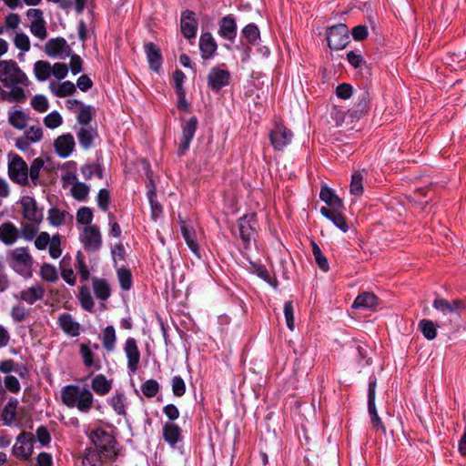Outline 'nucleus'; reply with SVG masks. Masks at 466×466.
Masks as SVG:
<instances>
[{"instance_id": "obj_54", "label": "nucleus", "mask_w": 466, "mask_h": 466, "mask_svg": "<svg viewBox=\"0 0 466 466\" xmlns=\"http://www.w3.org/2000/svg\"><path fill=\"white\" fill-rule=\"evenodd\" d=\"M40 275L43 279L49 282H55L58 279L56 268L50 264H44L41 267Z\"/></svg>"}, {"instance_id": "obj_52", "label": "nucleus", "mask_w": 466, "mask_h": 466, "mask_svg": "<svg viewBox=\"0 0 466 466\" xmlns=\"http://www.w3.org/2000/svg\"><path fill=\"white\" fill-rule=\"evenodd\" d=\"M242 34L249 44H255L260 36L259 30L254 24L246 25L242 30Z\"/></svg>"}, {"instance_id": "obj_57", "label": "nucleus", "mask_w": 466, "mask_h": 466, "mask_svg": "<svg viewBox=\"0 0 466 466\" xmlns=\"http://www.w3.org/2000/svg\"><path fill=\"white\" fill-rule=\"evenodd\" d=\"M284 315L288 328L292 331L295 329L294 322V306L292 301H287L284 304Z\"/></svg>"}, {"instance_id": "obj_48", "label": "nucleus", "mask_w": 466, "mask_h": 466, "mask_svg": "<svg viewBox=\"0 0 466 466\" xmlns=\"http://www.w3.org/2000/svg\"><path fill=\"white\" fill-rule=\"evenodd\" d=\"M419 328L423 336L427 339H433L436 338L437 330L434 323L431 320L422 319L419 323Z\"/></svg>"}, {"instance_id": "obj_24", "label": "nucleus", "mask_w": 466, "mask_h": 466, "mask_svg": "<svg viewBox=\"0 0 466 466\" xmlns=\"http://www.w3.org/2000/svg\"><path fill=\"white\" fill-rule=\"evenodd\" d=\"M342 208H321L320 213L328 219L331 220L334 225L339 228L342 232L349 230V226L346 222L344 216L341 214Z\"/></svg>"}, {"instance_id": "obj_62", "label": "nucleus", "mask_w": 466, "mask_h": 466, "mask_svg": "<svg viewBox=\"0 0 466 466\" xmlns=\"http://www.w3.org/2000/svg\"><path fill=\"white\" fill-rule=\"evenodd\" d=\"M111 404L117 414L124 415L126 413L125 396L123 394H116L113 396Z\"/></svg>"}, {"instance_id": "obj_61", "label": "nucleus", "mask_w": 466, "mask_h": 466, "mask_svg": "<svg viewBox=\"0 0 466 466\" xmlns=\"http://www.w3.org/2000/svg\"><path fill=\"white\" fill-rule=\"evenodd\" d=\"M61 241L60 237L58 235H55L52 237V239L49 243V254L53 258H57L62 254V249L60 248Z\"/></svg>"}, {"instance_id": "obj_16", "label": "nucleus", "mask_w": 466, "mask_h": 466, "mask_svg": "<svg viewBox=\"0 0 466 466\" xmlns=\"http://www.w3.org/2000/svg\"><path fill=\"white\" fill-rule=\"evenodd\" d=\"M375 389L376 380H372L369 383L368 410L371 417L373 427L377 430L380 429L383 432H385V427L383 426L382 421L378 415L375 406Z\"/></svg>"}, {"instance_id": "obj_9", "label": "nucleus", "mask_w": 466, "mask_h": 466, "mask_svg": "<svg viewBox=\"0 0 466 466\" xmlns=\"http://www.w3.org/2000/svg\"><path fill=\"white\" fill-rule=\"evenodd\" d=\"M433 308L441 311L444 316L458 315L466 310V298L448 301L445 299H436L433 301Z\"/></svg>"}, {"instance_id": "obj_10", "label": "nucleus", "mask_w": 466, "mask_h": 466, "mask_svg": "<svg viewBox=\"0 0 466 466\" xmlns=\"http://www.w3.org/2000/svg\"><path fill=\"white\" fill-rule=\"evenodd\" d=\"M293 134L285 126L277 124L269 133V140L276 150H282L290 144Z\"/></svg>"}, {"instance_id": "obj_17", "label": "nucleus", "mask_w": 466, "mask_h": 466, "mask_svg": "<svg viewBox=\"0 0 466 466\" xmlns=\"http://www.w3.org/2000/svg\"><path fill=\"white\" fill-rule=\"evenodd\" d=\"M124 350L127 358V367L129 370L132 372L137 371L140 361V352L136 339L128 338L126 341Z\"/></svg>"}, {"instance_id": "obj_1", "label": "nucleus", "mask_w": 466, "mask_h": 466, "mask_svg": "<svg viewBox=\"0 0 466 466\" xmlns=\"http://www.w3.org/2000/svg\"><path fill=\"white\" fill-rule=\"evenodd\" d=\"M0 82L11 88L5 96L7 101L23 103L26 100L23 86H27L29 81L15 61L0 60Z\"/></svg>"}, {"instance_id": "obj_6", "label": "nucleus", "mask_w": 466, "mask_h": 466, "mask_svg": "<svg viewBox=\"0 0 466 466\" xmlns=\"http://www.w3.org/2000/svg\"><path fill=\"white\" fill-rule=\"evenodd\" d=\"M10 179L20 185H28V167L25 161L18 155H15L8 164Z\"/></svg>"}, {"instance_id": "obj_44", "label": "nucleus", "mask_w": 466, "mask_h": 466, "mask_svg": "<svg viewBox=\"0 0 466 466\" xmlns=\"http://www.w3.org/2000/svg\"><path fill=\"white\" fill-rule=\"evenodd\" d=\"M78 299L84 309L92 311L94 309V300L90 294L89 289L86 286L80 288Z\"/></svg>"}, {"instance_id": "obj_28", "label": "nucleus", "mask_w": 466, "mask_h": 466, "mask_svg": "<svg viewBox=\"0 0 466 466\" xmlns=\"http://www.w3.org/2000/svg\"><path fill=\"white\" fill-rule=\"evenodd\" d=\"M319 198L328 205V208H343L342 200L327 186L322 187Z\"/></svg>"}, {"instance_id": "obj_47", "label": "nucleus", "mask_w": 466, "mask_h": 466, "mask_svg": "<svg viewBox=\"0 0 466 466\" xmlns=\"http://www.w3.org/2000/svg\"><path fill=\"white\" fill-rule=\"evenodd\" d=\"M116 344V331L113 326H107L103 332V346L107 350H113Z\"/></svg>"}, {"instance_id": "obj_14", "label": "nucleus", "mask_w": 466, "mask_h": 466, "mask_svg": "<svg viewBox=\"0 0 466 466\" xmlns=\"http://www.w3.org/2000/svg\"><path fill=\"white\" fill-rule=\"evenodd\" d=\"M198 127V119L196 116L190 117L182 125V137L179 143L177 154L183 156L188 149L191 140L193 139Z\"/></svg>"}, {"instance_id": "obj_18", "label": "nucleus", "mask_w": 466, "mask_h": 466, "mask_svg": "<svg viewBox=\"0 0 466 466\" xmlns=\"http://www.w3.org/2000/svg\"><path fill=\"white\" fill-rule=\"evenodd\" d=\"M20 238V230L12 222H4L0 225V241L5 246H13Z\"/></svg>"}, {"instance_id": "obj_56", "label": "nucleus", "mask_w": 466, "mask_h": 466, "mask_svg": "<svg viewBox=\"0 0 466 466\" xmlns=\"http://www.w3.org/2000/svg\"><path fill=\"white\" fill-rule=\"evenodd\" d=\"M62 122H63V119H62L61 115L56 111L51 112L50 114L46 116L44 118V123H45L46 127H47L48 128H52V129L56 128L59 126H61Z\"/></svg>"}, {"instance_id": "obj_15", "label": "nucleus", "mask_w": 466, "mask_h": 466, "mask_svg": "<svg viewBox=\"0 0 466 466\" xmlns=\"http://www.w3.org/2000/svg\"><path fill=\"white\" fill-rule=\"evenodd\" d=\"M230 73L219 67H213L208 75V85L213 91H219L228 86L230 81Z\"/></svg>"}, {"instance_id": "obj_64", "label": "nucleus", "mask_w": 466, "mask_h": 466, "mask_svg": "<svg viewBox=\"0 0 466 466\" xmlns=\"http://www.w3.org/2000/svg\"><path fill=\"white\" fill-rule=\"evenodd\" d=\"M29 316V310L25 309L22 306H14L11 309V317L16 322H20L27 319Z\"/></svg>"}, {"instance_id": "obj_4", "label": "nucleus", "mask_w": 466, "mask_h": 466, "mask_svg": "<svg viewBox=\"0 0 466 466\" xmlns=\"http://www.w3.org/2000/svg\"><path fill=\"white\" fill-rule=\"evenodd\" d=\"M88 437L96 450L104 456L105 460L116 459L117 456V451L116 449V441L111 433L103 429H96L92 431Z\"/></svg>"}, {"instance_id": "obj_58", "label": "nucleus", "mask_w": 466, "mask_h": 466, "mask_svg": "<svg viewBox=\"0 0 466 466\" xmlns=\"http://www.w3.org/2000/svg\"><path fill=\"white\" fill-rule=\"evenodd\" d=\"M31 106L35 110L42 113L48 109L49 104L45 96L36 95L32 98Z\"/></svg>"}, {"instance_id": "obj_5", "label": "nucleus", "mask_w": 466, "mask_h": 466, "mask_svg": "<svg viewBox=\"0 0 466 466\" xmlns=\"http://www.w3.org/2000/svg\"><path fill=\"white\" fill-rule=\"evenodd\" d=\"M79 239L85 250L89 253L98 251L102 246V234L96 225L84 227L79 234Z\"/></svg>"}, {"instance_id": "obj_27", "label": "nucleus", "mask_w": 466, "mask_h": 466, "mask_svg": "<svg viewBox=\"0 0 466 466\" xmlns=\"http://www.w3.org/2000/svg\"><path fill=\"white\" fill-rule=\"evenodd\" d=\"M58 323L63 331L72 337H76L80 333V325L70 314L64 313L58 318Z\"/></svg>"}, {"instance_id": "obj_39", "label": "nucleus", "mask_w": 466, "mask_h": 466, "mask_svg": "<svg viewBox=\"0 0 466 466\" xmlns=\"http://www.w3.org/2000/svg\"><path fill=\"white\" fill-rule=\"evenodd\" d=\"M89 187L85 183L76 181V177H73V186L71 187V194L76 200H86L89 194Z\"/></svg>"}, {"instance_id": "obj_51", "label": "nucleus", "mask_w": 466, "mask_h": 466, "mask_svg": "<svg viewBox=\"0 0 466 466\" xmlns=\"http://www.w3.org/2000/svg\"><path fill=\"white\" fill-rule=\"evenodd\" d=\"M141 390L146 397L153 398L159 391V384L156 380H147L142 384Z\"/></svg>"}, {"instance_id": "obj_8", "label": "nucleus", "mask_w": 466, "mask_h": 466, "mask_svg": "<svg viewBox=\"0 0 466 466\" xmlns=\"http://www.w3.org/2000/svg\"><path fill=\"white\" fill-rule=\"evenodd\" d=\"M34 442L35 438L33 433L25 431L22 432L16 438L15 443L13 447L14 455L22 460H28L33 453Z\"/></svg>"}, {"instance_id": "obj_53", "label": "nucleus", "mask_w": 466, "mask_h": 466, "mask_svg": "<svg viewBox=\"0 0 466 466\" xmlns=\"http://www.w3.org/2000/svg\"><path fill=\"white\" fill-rule=\"evenodd\" d=\"M93 220V212L91 208L87 207H83L77 210L76 213V221L85 227L92 225L91 222Z\"/></svg>"}, {"instance_id": "obj_60", "label": "nucleus", "mask_w": 466, "mask_h": 466, "mask_svg": "<svg viewBox=\"0 0 466 466\" xmlns=\"http://www.w3.org/2000/svg\"><path fill=\"white\" fill-rule=\"evenodd\" d=\"M93 118L92 107L90 106H80L77 121L81 125H87Z\"/></svg>"}, {"instance_id": "obj_50", "label": "nucleus", "mask_w": 466, "mask_h": 466, "mask_svg": "<svg viewBox=\"0 0 466 466\" xmlns=\"http://www.w3.org/2000/svg\"><path fill=\"white\" fill-rule=\"evenodd\" d=\"M156 190L153 186V189L147 190V197L151 206V217L154 220H156L162 214V207L161 205L155 199L156 198Z\"/></svg>"}, {"instance_id": "obj_7", "label": "nucleus", "mask_w": 466, "mask_h": 466, "mask_svg": "<svg viewBox=\"0 0 466 466\" xmlns=\"http://www.w3.org/2000/svg\"><path fill=\"white\" fill-rule=\"evenodd\" d=\"M328 45L331 49H343L349 42V31L344 24L333 25L327 32Z\"/></svg>"}, {"instance_id": "obj_45", "label": "nucleus", "mask_w": 466, "mask_h": 466, "mask_svg": "<svg viewBox=\"0 0 466 466\" xmlns=\"http://www.w3.org/2000/svg\"><path fill=\"white\" fill-rule=\"evenodd\" d=\"M350 193L355 196H360L363 193V176L360 171H355L351 177L350 186Z\"/></svg>"}, {"instance_id": "obj_11", "label": "nucleus", "mask_w": 466, "mask_h": 466, "mask_svg": "<svg viewBox=\"0 0 466 466\" xmlns=\"http://www.w3.org/2000/svg\"><path fill=\"white\" fill-rule=\"evenodd\" d=\"M23 218L33 223H40L43 220L42 209L38 208L36 201L29 196H24L20 200Z\"/></svg>"}, {"instance_id": "obj_29", "label": "nucleus", "mask_w": 466, "mask_h": 466, "mask_svg": "<svg viewBox=\"0 0 466 466\" xmlns=\"http://www.w3.org/2000/svg\"><path fill=\"white\" fill-rule=\"evenodd\" d=\"M92 390L100 396L106 395L112 389V381L103 374L96 375L91 382Z\"/></svg>"}, {"instance_id": "obj_35", "label": "nucleus", "mask_w": 466, "mask_h": 466, "mask_svg": "<svg viewBox=\"0 0 466 466\" xmlns=\"http://www.w3.org/2000/svg\"><path fill=\"white\" fill-rule=\"evenodd\" d=\"M93 290L96 297L101 300L107 299L111 294L109 284L104 279L95 278L93 279Z\"/></svg>"}, {"instance_id": "obj_12", "label": "nucleus", "mask_w": 466, "mask_h": 466, "mask_svg": "<svg viewBox=\"0 0 466 466\" xmlns=\"http://www.w3.org/2000/svg\"><path fill=\"white\" fill-rule=\"evenodd\" d=\"M256 215L254 213L247 214L238 219V231L240 238L245 245H248L251 239H254L256 232Z\"/></svg>"}, {"instance_id": "obj_41", "label": "nucleus", "mask_w": 466, "mask_h": 466, "mask_svg": "<svg viewBox=\"0 0 466 466\" xmlns=\"http://www.w3.org/2000/svg\"><path fill=\"white\" fill-rule=\"evenodd\" d=\"M311 247L315 261L318 264L319 268L324 272H327L329 269V265L327 258L323 255L320 248L317 245V243L311 241Z\"/></svg>"}, {"instance_id": "obj_38", "label": "nucleus", "mask_w": 466, "mask_h": 466, "mask_svg": "<svg viewBox=\"0 0 466 466\" xmlns=\"http://www.w3.org/2000/svg\"><path fill=\"white\" fill-rule=\"evenodd\" d=\"M34 73L38 81H46L52 75V66L47 61H36L34 65Z\"/></svg>"}, {"instance_id": "obj_22", "label": "nucleus", "mask_w": 466, "mask_h": 466, "mask_svg": "<svg viewBox=\"0 0 466 466\" xmlns=\"http://www.w3.org/2000/svg\"><path fill=\"white\" fill-rule=\"evenodd\" d=\"M218 34L227 40L234 41L237 35V24L232 15L222 17L219 22Z\"/></svg>"}, {"instance_id": "obj_43", "label": "nucleus", "mask_w": 466, "mask_h": 466, "mask_svg": "<svg viewBox=\"0 0 466 466\" xmlns=\"http://www.w3.org/2000/svg\"><path fill=\"white\" fill-rule=\"evenodd\" d=\"M39 223H23L21 225V230H20V238H23L24 239L27 241L33 240L38 232V225Z\"/></svg>"}, {"instance_id": "obj_59", "label": "nucleus", "mask_w": 466, "mask_h": 466, "mask_svg": "<svg viewBox=\"0 0 466 466\" xmlns=\"http://www.w3.org/2000/svg\"><path fill=\"white\" fill-rule=\"evenodd\" d=\"M172 391L177 397H181L186 392V384L180 376H174L172 379Z\"/></svg>"}, {"instance_id": "obj_20", "label": "nucleus", "mask_w": 466, "mask_h": 466, "mask_svg": "<svg viewBox=\"0 0 466 466\" xmlns=\"http://www.w3.org/2000/svg\"><path fill=\"white\" fill-rule=\"evenodd\" d=\"M75 139L71 134L59 136L54 142L56 152L60 157H67L75 148Z\"/></svg>"}, {"instance_id": "obj_49", "label": "nucleus", "mask_w": 466, "mask_h": 466, "mask_svg": "<svg viewBox=\"0 0 466 466\" xmlns=\"http://www.w3.org/2000/svg\"><path fill=\"white\" fill-rule=\"evenodd\" d=\"M31 33L39 39H45L47 36L46 22L44 19L32 21L30 25Z\"/></svg>"}, {"instance_id": "obj_21", "label": "nucleus", "mask_w": 466, "mask_h": 466, "mask_svg": "<svg viewBox=\"0 0 466 466\" xmlns=\"http://www.w3.org/2000/svg\"><path fill=\"white\" fill-rule=\"evenodd\" d=\"M144 49L150 69L158 72L162 65L160 48L156 44L148 42L145 44Z\"/></svg>"}, {"instance_id": "obj_13", "label": "nucleus", "mask_w": 466, "mask_h": 466, "mask_svg": "<svg viewBox=\"0 0 466 466\" xmlns=\"http://www.w3.org/2000/svg\"><path fill=\"white\" fill-rule=\"evenodd\" d=\"M71 51V47L63 37L51 38L45 46V52L50 57L65 58Z\"/></svg>"}, {"instance_id": "obj_55", "label": "nucleus", "mask_w": 466, "mask_h": 466, "mask_svg": "<svg viewBox=\"0 0 466 466\" xmlns=\"http://www.w3.org/2000/svg\"><path fill=\"white\" fill-rule=\"evenodd\" d=\"M117 277L120 286L124 290H128L132 286L131 272L127 268H119L117 270Z\"/></svg>"}, {"instance_id": "obj_23", "label": "nucleus", "mask_w": 466, "mask_h": 466, "mask_svg": "<svg viewBox=\"0 0 466 466\" xmlns=\"http://www.w3.org/2000/svg\"><path fill=\"white\" fill-rule=\"evenodd\" d=\"M45 295V289L40 284H35L32 287L23 289L19 294V299L25 303L32 305L35 302L41 300Z\"/></svg>"}, {"instance_id": "obj_36", "label": "nucleus", "mask_w": 466, "mask_h": 466, "mask_svg": "<svg viewBox=\"0 0 466 466\" xmlns=\"http://www.w3.org/2000/svg\"><path fill=\"white\" fill-rule=\"evenodd\" d=\"M49 88L55 96L59 97L71 96L76 92V86L71 81H65L59 85L52 82L49 85Z\"/></svg>"}, {"instance_id": "obj_42", "label": "nucleus", "mask_w": 466, "mask_h": 466, "mask_svg": "<svg viewBox=\"0 0 466 466\" xmlns=\"http://www.w3.org/2000/svg\"><path fill=\"white\" fill-rule=\"evenodd\" d=\"M76 268L80 276L81 281H87L90 278V272L85 261V257L81 251L76 253Z\"/></svg>"}, {"instance_id": "obj_2", "label": "nucleus", "mask_w": 466, "mask_h": 466, "mask_svg": "<svg viewBox=\"0 0 466 466\" xmlns=\"http://www.w3.org/2000/svg\"><path fill=\"white\" fill-rule=\"evenodd\" d=\"M62 402L68 408H76L80 412L87 413L94 403L93 393L86 388L66 385L61 390Z\"/></svg>"}, {"instance_id": "obj_34", "label": "nucleus", "mask_w": 466, "mask_h": 466, "mask_svg": "<svg viewBox=\"0 0 466 466\" xmlns=\"http://www.w3.org/2000/svg\"><path fill=\"white\" fill-rule=\"evenodd\" d=\"M18 400L15 398L9 399L2 410V420L5 425H11L16 419V409Z\"/></svg>"}, {"instance_id": "obj_3", "label": "nucleus", "mask_w": 466, "mask_h": 466, "mask_svg": "<svg viewBox=\"0 0 466 466\" xmlns=\"http://www.w3.org/2000/svg\"><path fill=\"white\" fill-rule=\"evenodd\" d=\"M8 265L18 274L24 277L31 276L34 259L28 248L19 247L11 249L6 254Z\"/></svg>"}, {"instance_id": "obj_46", "label": "nucleus", "mask_w": 466, "mask_h": 466, "mask_svg": "<svg viewBox=\"0 0 466 466\" xmlns=\"http://www.w3.org/2000/svg\"><path fill=\"white\" fill-rule=\"evenodd\" d=\"M44 167V161L42 158L37 157L33 160L31 163L30 167L28 168V176L30 177V179L34 186H36L39 179V174Z\"/></svg>"}, {"instance_id": "obj_63", "label": "nucleus", "mask_w": 466, "mask_h": 466, "mask_svg": "<svg viewBox=\"0 0 466 466\" xmlns=\"http://www.w3.org/2000/svg\"><path fill=\"white\" fill-rule=\"evenodd\" d=\"M81 173L85 179H90L94 175L102 177V170L96 165H85L81 168Z\"/></svg>"}, {"instance_id": "obj_19", "label": "nucleus", "mask_w": 466, "mask_h": 466, "mask_svg": "<svg viewBox=\"0 0 466 466\" xmlns=\"http://www.w3.org/2000/svg\"><path fill=\"white\" fill-rule=\"evenodd\" d=\"M180 27L181 33L186 38L190 39L195 37L198 29V23L196 21L194 12L186 10L182 13Z\"/></svg>"}, {"instance_id": "obj_31", "label": "nucleus", "mask_w": 466, "mask_h": 466, "mask_svg": "<svg viewBox=\"0 0 466 466\" xmlns=\"http://www.w3.org/2000/svg\"><path fill=\"white\" fill-rule=\"evenodd\" d=\"M377 305L378 298L373 293L363 292L355 299L352 307L374 309Z\"/></svg>"}, {"instance_id": "obj_33", "label": "nucleus", "mask_w": 466, "mask_h": 466, "mask_svg": "<svg viewBox=\"0 0 466 466\" xmlns=\"http://www.w3.org/2000/svg\"><path fill=\"white\" fill-rule=\"evenodd\" d=\"M97 136L96 130L90 127H83L77 132V138L84 149L92 147L94 138Z\"/></svg>"}, {"instance_id": "obj_37", "label": "nucleus", "mask_w": 466, "mask_h": 466, "mask_svg": "<svg viewBox=\"0 0 466 466\" xmlns=\"http://www.w3.org/2000/svg\"><path fill=\"white\" fill-rule=\"evenodd\" d=\"M104 456L98 450L87 448L82 460L83 466H101L103 463Z\"/></svg>"}, {"instance_id": "obj_30", "label": "nucleus", "mask_w": 466, "mask_h": 466, "mask_svg": "<svg viewBox=\"0 0 466 466\" xmlns=\"http://www.w3.org/2000/svg\"><path fill=\"white\" fill-rule=\"evenodd\" d=\"M163 438L171 446L181 440V429L174 423H166L163 427Z\"/></svg>"}, {"instance_id": "obj_32", "label": "nucleus", "mask_w": 466, "mask_h": 466, "mask_svg": "<svg viewBox=\"0 0 466 466\" xmlns=\"http://www.w3.org/2000/svg\"><path fill=\"white\" fill-rule=\"evenodd\" d=\"M67 218L72 219L73 217L66 210L57 208H51L48 210L47 219L52 226L60 227L66 224Z\"/></svg>"}, {"instance_id": "obj_40", "label": "nucleus", "mask_w": 466, "mask_h": 466, "mask_svg": "<svg viewBox=\"0 0 466 466\" xmlns=\"http://www.w3.org/2000/svg\"><path fill=\"white\" fill-rule=\"evenodd\" d=\"M8 120L10 125L17 129H24L27 125V117L21 110L9 113Z\"/></svg>"}, {"instance_id": "obj_25", "label": "nucleus", "mask_w": 466, "mask_h": 466, "mask_svg": "<svg viewBox=\"0 0 466 466\" xmlns=\"http://www.w3.org/2000/svg\"><path fill=\"white\" fill-rule=\"evenodd\" d=\"M182 236L190 250L199 258V246L197 242L196 232L186 221L180 220Z\"/></svg>"}, {"instance_id": "obj_26", "label": "nucleus", "mask_w": 466, "mask_h": 466, "mask_svg": "<svg viewBox=\"0 0 466 466\" xmlns=\"http://www.w3.org/2000/svg\"><path fill=\"white\" fill-rule=\"evenodd\" d=\"M199 48L203 59H209L217 50V43L210 33H205L200 36Z\"/></svg>"}]
</instances>
